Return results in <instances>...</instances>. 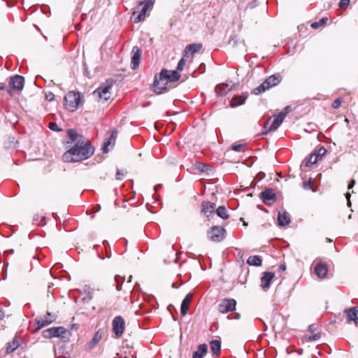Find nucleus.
I'll return each instance as SVG.
<instances>
[{
  "instance_id": "obj_1",
  "label": "nucleus",
  "mask_w": 358,
  "mask_h": 358,
  "mask_svg": "<svg viewBox=\"0 0 358 358\" xmlns=\"http://www.w3.org/2000/svg\"><path fill=\"white\" fill-rule=\"evenodd\" d=\"M94 153V149L88 141L76 143L62 156L64 162H76L88 159Z\"/></svg>"
},
{
  "instance_id": "obj_2",
  "label": "nucleus",
  "mask_w": 358,
  "mask_h": 358,
  "mask_svg": "<svg viewBox=\"0 0 358 358\" xmlns=\"http://www.w3.org/2000/svg\"><path fill=\"white\" fill-rule=\"evenodd\" d=\"M180 75L178 71H169L163 69L159 78L156 77L153 84V89L157 94H162L166 91V85L180 79Z\"/></svg>"
},
{
  "instance_id": "obj_3",
  "label": "nucleus",
  "mask_w": 358,
  "mask_h": 358,
  "mask_svg": "<svg viewBox=\"0 0 358 358\" xmlns=\"http://www.w3.org/2000/svg\"><path fill=\"white\" fill-rule=\"evenodd\" d=\"M152 0H145L140 1L138 5L135 7L131 19L134 23L140 22L145 20L147 11L152 6Z\"/></svg>"
},
{
  "instance_id": "obj_4",
  "label": "nucleus",
  "mask_w": 358,
  "mask_h": 358,
  "mask_svg": "<svg viewBox=\"0 0 358 358\" xmlns=\"http://www.w3.org/2000/svg\"><path fill=\"white\" fill-rule=\"evenodd\" d=\"M80 93L69 92L64 97V105L66 108L70 111H74L80 105Z\"/></svg>"
},
{
  "instance_id": "obj_5",
  "label": "nucleus",
  "mask_w": 358,
  "mask_h": 358,
  "mask_svg": "<svg viewBox=\"0 0 358 358\" xmlns=\"http://www.w3.org/2000/svg\"><path fill=\"white\" fill-rule=\"evenodd\" d=\"M291 111V107L289 106H286L284 108V109L278 113L277 115H275V119L273 120V122L271 123L269 129L263 132V135L267 134L271 131H275L282 123L284 119L285 118L286 115Z\"/></svg>"
},
{
  "instance_id": "obj_6",
  "label": "nucleus",
  "mask_w": 358,
  "mask_h": 358,
  "mask_svg": "<svg viewBox=\"0 0 358 358\" xmlns=\"http://www.w3.org/2000/svg\"><path fill=\"white\" fill-rule=\"evenodd\" d=\"M56 319L57 315L50 312H47V313L45 315L37 316L34 320L35 324L37 325L35 331L49 325L50 324L53 322Z\"/></svg>"
},
{
  "instance_id": "obj_7",
  "label": "nucleus",
  "mask_w": 358,
  "mask_h": 358,
  "mask_svg": "<svg viewBox=\"0 0 358 358\" xmlns=\"http://www.w3.org/2000/svg\"><path fill=\"white\" fill-rule=\"evenodd\" d=\"M66 330L64 327H51L47 329L42 332V335L45 338H51L53 337L65 338Z\"/></svg>"
},
{
  "instance_id": "obj_8",
  "label": "nucleus",
  "mask_w": 358,
  "mask_h": 358,
  "mask_svg": "<svg viewBox=\"0 0 358 358\" xmlns=\"http://www.w3.org/2000/svg\"><path fill=\"white\" fill-rule=\"evenodd\" d=\"M225 233L226 231L223 227L214 226L208 231V236L213 241L220 242L224 239Z\"/></svg>"
},
{
  "instance_id": "obj_9",
  "label": "nucleus",
  "mask_w": 358,
  "mask_h": 358,
  "mask_svg": "<svg viewBox=\"0 0 358 358\" xmlns=\"http://www.w3.org/2000/svg\"><path fill=\"white\" fill-rule=\"evenodd\" d=\"M236 301L233 299H223L218 305V310L221 313H227L235 310Z\"/></svg>"
},
{
  "instance_id": "obj_10",
  "label": "nucleus",
  "mask_w": 358,
  "mask_h": 358,
  "mask_svg": "<svg viewBox=\"0 0 358 358\" xmlns=\"http://www.w3.org/2000/svg\"><path fill=\"white\" fill-rule=\"evenodd\" d=\"M124 321L120 316H117L113 321V331L117 338H120L124 331Z\"/></svg>"
},
{
  "instance_id": "obj_11",
  "label": "nucleus",
  "mask_w": 358,
  "mask_h": 358,
  "mask_svg": "<svg viewBox=\"0 0 358 358\" xmlns=\"http://www.w3.org/2000/svg\"><path fill=\"white\" fill-rule=\"evenodd\" d=\"M110 88L111 85L109 84L101 86L94 92V95L102 99L103 101H107L110 98Z\"/></svg>"
},
{
  "instance_id": "obj_12",
  "label": "nucleus",
  "mask_w": 358,
  "mask_h": 358,
  "mask_svg": "<svg viewBox=\"0 0 358 358\" xmlns=\"http://www.w3.org/2000/svg\"><path fill=\"white\" fill-rule=\"evenodd\" d=\"M141 50L137 47L134 46L131 50V68L134 70L139 66L141 61Z\"/></svg>"
},
{
  "instance_id": "obj_13",
  "label": "nucleus",
  "mask_w": 358,
  "mask_h": 358,
  "mask_svg": "<svg viewBox=\"0 0 358 358\" xmlns=\"http://www.w3.org/2000/svg\"><path fill=\"white\" fill-rule=\"evenodd\" d=\"M215 204L210 201L202 203L201 212L210 220V217L215 215Z\"/></svg>"
},
{
  "instance_id": "obj_14",
  "label": "nucleus",
  "mask_w": 358,
  "mask_h": 358,
  "mask_svg": "<svg viewBox=\"0 0 358 358\" xmlns=\"http://www.w3.org/2000/svg\"><path fill=\"white\" fill-rule=\"evenodd\" d=\"M9 83L13 89L17 90H22L24 83V77L19 75H15L10 78Z\"/></svg>"
},
{
  "instance_id": "obj_15",
  "label": "nucleus",
  "mask_w": 358,
  "mask_h": 358,
  "mask_svg": "<svg viewBox=\"0 0 358 358\" xmlns=\"http://www.w3.org/2000/svg\"><path fill=\"white\" fill-rule=\"evenodd\" d=\"M275 275L272 272L266 271L263 273L261 278V287L265 289L270 287L271 282L274 278Z\"/></svg>"
},
{
  "instance_id": "obj_16",
  "label": "nucleus",
  "mask_w": 358,
  "mask_h": 358,
  "mask_svg": "<svg viewBox=\"0 0 358 358\" xmlns=\"http://www.w3.org/2000/svg\"><path fill=\"white\" fill-rule=\"evenodd\" d=\"M348 322H354L356 325L358 324V310L357 308H352L345 310Z\"/></svg>"
},
{
  "instance_id": "obj_17",
  "label": "nucleus",
  "mask_w": 358,
  "mask_h": 358,
  "mask_svg": "<svg viewBox=\"0 0 358 358\" xmlns=\"http://www.w3.org/2000/svg\"><path fill=\"white\" fill-rule=\"evenodd\" d=\"M117 136V131L113 130V131H112L110 136L104 140L103 147V152L106 153V152H108V146L115 145Z\"/></svg>"
},
{
  "instance_id": "obj_18",
  "label": "nucleus",
  "mask_w": 358,
  "mask_h": 358,
  "mask_svg": "<svg viewBox=\"0 0 358 358\" xmlns=\"http://www.w3.org/2000/svg\"><path fill=\"white\" fill-rule=\"evenodd\" d=\"M192 296H193L192 294L189 293L188 294H187V296L182 300L181 307H180V312H181V315L182 316H185L187 315L189 305L190 303V301L192 299Z\"/></svg>"
},
{
  "instance_id": "obj_19",
  "label": "nucleus",
  "mask_w": 358,
  "mask_h": 358,
  "mask_svg": "<svg viewBox=\"0 0 358 358\" xmlns=\"http://www.w3.org/2000/svg\"><path fill=\"white\" fill-rule=\"evenodd\" d=\"M202 48V45L200 43H192L186 46L185 49V56L187 57L189 55H193L199 52Z\"/></svg>"
},
{
  "instance_id": "obj_20",
  "label": "nucleus",
  "mask_w": 358,
  "mask_h": 358,
  "mask_svg": "<svg viewBox=\"0 0 358 358\" xmlns=\"http://www.w3.org/2000/svg\"><path fill=\"white\" fill-rule=\"evenodd\" d=\"M262 199L265 203H267L269 201L274 200L275 198V194L272 189H266L261 193Z\"/></svg>"
},
{
  "instance_id": "obj_21",
  "label": "nucleus",
  "mask_w": 358,
  "mask_h": 358,
  "mask_svg": "<svg viewBox=\"0 0 358 358\" xmlns=\"http://www.w3.org/2000/svg\"><path fill=\"white\" fill-rule=\"evenodd\" d=\"M278 224L280 226H285L289 224L290 222V216L289 213L285 211L279 212L278 217Z\"/></svg>"
},
{
  "instance_id": "obj_22",
  "label": "nucleus",
  "mask_w": 358,
  "mask_h": 358,
  "mask_svg": "<svg viewBox=\"0 0 358 358\" xmlns=\"http://www.w3.org/2000/svg\"><path fill=\"white\" fill-rule=\"evenodd\" d=\"M208 352V346L206 344H201L197 347L196 351L194 352L192 358H203Z\"/></svg>"
},
{
  "instance_id": "obj_23",
  "label": "nucleus",
  "mask_w": 358,
  "mask_h": 358,
  "mask_svg": "<svg viewBox=\"0 0 358 358\" xmlns=\"http://www.w3.org/2000/svg\"><path fill=\"white\" fill-rule=\"evenodd\" d=\"M68 134L71 143H79L80 142L85 141L83 136L79 135L76 131L73 129H69Z\"/></svg>"
},
{
  "instance_id": "obj_24",
  "label": "nucleus",
  "mask_w": 358,
  "mask_h": 358,
  "mask_svg": "<svg viewBox=\"0 0 358 358\" xmlns=\"http://www.w3.org/2000/svg\"><path fill=\"white\" fill-rule=\"evenodd\" d=\"M327 266L322 263L318 264L315 268V273L320 278H324L327 274Z\"/></svg>"
},
{
  "instance_id": "obj_25",
  "label": "nucleus",
  "mask_w": 358,
  "mask_h": 358,
  "mask_svg": "<svg viewBox=\"0 0 358 358\" xmlns=\"http://www.w3.org/2000/svg\"><path fill=\"white\" fill-rule=\"evenodd\" d=\"M247 99V96L244 94H242L241 96H236L232 98V99L230 101V106L231 107H237L242 104H243Z\"/></svg>"
},
{
  "instance_id": "obj_26",
  "label": "nucleus",
  "mask_w": 358,
  "mask_h": 358,
  "mask_svg": "<svg viewBox=\"0 0 358 358\" xmlns=\"http://www.w3.org/2000/svg\"><path fill=\"white\" fill-rule=\"evenodd\" d=\"M83 292L85 294V296L83 298V301L85 302H89L93 298L94 290L90 286L85 285L83 288Z\"/></svg>"
},
{
  "instance_id": "obj_27",
  "label": "nucleus",
  "mask_w": 358,
  "mask_h": 358,
  "mask_svg": "<svg viewBox=\"0 0 358 358\" xmlns=\"http://www.w3.org/2000/svg\"><path fill=\"white\" fill-rule=\"evenodd\" d=\"M262 259L258 255L250 256L247 260V263L250 266H259L262 265Z\"/></svg>"
},
{
  "instance_id": "obj_28",
  "label": "nucleus",
  "mask_w": 358,
  "mask_h": 358,
  "mask_svg": "<svg viewBox=\"0 0 358 358\" xmlns=\"http://www.w3.org/2000/svg\"><path fill=\"white\" fill-rule=\"evenodd\" d=\"M210 350L214 355H218L220 353L221 343L220 341L213 340L210 342Z\"/></svg>"
},
{
  "instance_id": "obj_29",
  "label": "nucleus",
  "mask_w": 358,
  "mask_h": 358,
  "mask_svg": "<svg viewBox=\"0 0 358 358\" xmlns=\"http://www.w3.org/2000/svg\"><path fill=\"white\" fill-rule=\"evenodd\" d=\"M102 336L103 331L101 329L98 330L89 343L90 348H92L101 339Z\"/></svg>"
},
{
  "instance_id": "obj_30",
  "label": "nucleus",
  "mask_w": 358,
  "mask_h": 358,
  "mask_svg": "<svg viewBox=\"0 0 358 358\" xmlns=\"http://www.w3.org/2000/svg\"><path fill=\"white\" fill-rule=\"evenodd\" d=\"M215 213L217 216L221 217L222 219L227 220L229 217V215L227 213V210L226 208L223 206H219Z\"/></svg>"
},
{
  "instance_id": "obj_31",
  "label": "nucleus",
  "mask_w": 358,
  "mask_h": 358,
  "mask_svg": "<svg viewBox=\"0 0 358 358\" xmlns=\"http://www.w3.org/2000/svg\"><path fill=\"white\" fill-rule=\"evenodd\" d=\"M195 168L201 173H206L209 174V171H211V167L209 165L198 163L195 164Z\"/></svg>"
},
{
  "instance_id": "obj_32",
  "label": "nucleus",
  "mask_w": 358,
  "mask_h": 358,
  "mask_svg": "<svg viewBox=\"0 0 358 358\" xmlns=\"http://www.w3.org/2000/svg\"><path fill=\"white\" fill-rule=\"evenodd\" d=\"M268 89H269V87L268 85L267 82L265 80L259 87L254 89L253 92H254V94L257 95L262 92H264L265 91H266Z\"/></svg>"
},
{
  "instance_id": "obj_33",
  "label": "nucleus",
  "mask_w": 358,
  "mask_h": 358,
  "mask_svg": "<svg viewBox=\"0 0 358 358\" xmlns=\"http://www.w3.org/2000/svg\"><path fill=\"white\" fill-rule=\"evenodd\" d=\"M317 161L319 160L317 159V157H315V155L313 153H312L311 155H309L308 158H307L303 162V164L306 166H310L315 164Z\"/></svg>"
},
{
  "instance_id": "obj_34",
  "label": "nucleus",
  "mask_w": 358,
  "mask_h": 358,
  "mask_svg": "<svg viewBox=\"0 0 358 358\" xmlns=\"http://www.w3.org/2000/svg\"><path fill=\"white\" fill-rule=\"evenodd\" d=\"M18 347V342L15 340L8 343L6 347V353L9 354L15 350Z\"/></svg>"
},
{
  "instance_id": "obj_35",
  "label": "nucleus",
  "mask_w": 358,
  "mask_h": 358,
  "mask_svg": "<svg viewBox=\"0 0 358 358\" xmlns=\"http://www.w3.org/2000/svg\"><path fill=\"white\" fill-rule=\"evenodd\" d=\"M327 150L324 147H320L313 152L318 160H320L322 157L326 154Z\"/></svg>"
},
{
  "instance_id": "obj_36",
  "label": "nucleus",
  "mask_w": 358,
  "mask_h": 358,
  "mask_svg": "<svg viewBox=\"0 0 358 358\" xmlns=\"http://www.w3.org/2000/svg\"><path fill=\"white\" fill-rule=\"evenodd\" d=\"M327 17H322L318 22H315L311 24V27L313 29H317L320 27L324 25L327 22Z\"/></svg>"
},
{
  "instance_id": "obj_37",
  "label": "nucleus",
  "mask_w": 358,
  "mask_h": 358,
  "mask_svg": "<svg viewBox=\"0 0 358 358\" xmlns=\"http://www.w3.org/2000/svg\"><path fill=\"white\" fill-rule=\"evenodd\" d=\"M267 80L271 83L273 86H275L280 83V78L275 76H271L267 78Z\"/></svg>"
},
{
  "instance_id": "obj_38",
  "label": "nucleus",
  "mask_w": 358,
  "mask_h": 358,
  "mask_svg": "<svg viewBox=\"0 0 358 358\" xmlns=\"http://www.w3.org/2000/svg\"><path fill=\"white\" fill-rule=\"evenodd\" d=\"M126 173L127 172L124 170H123V169L122 170H117V173H116V176H115L116 179L117 180H122L124 177Z\"/></svg>"
},
{
  "instance_id": "obj_39",
  "label": "nucleus",
  "mask_w": 358,
  "mask_h": 358,
  "mask_svg": "<svg viewBox=\"0 0 358 358\" xmlns=\"http://www.w3.org/2000/svg\"><path fill=\"white\" fill-rule=\"evenodd\" d=\"M320 338H321V334L317 333V334H313V335L308 336L307 340L308 341H315L319 340Z\"/></svg>"
},
{
  "instance_id": "obj_40",
  "label": "nucleus",
  "mask_w": 358,
  "mask_h": 358,
  "mask_svg": "<svg viewBox=\"0 0 358 358\" xmlns=\"http://www.w3.org/2000/svg\"><path fill=\"white\" fill-rule=\"evenodd\" d=\"M185 64V61L183 58L180 59L179 61L178 66H177V70L178 71H181L183 70L184 66Z\"/></svg>"
},
{
  "instance_id": "obj_41",
  "label": "nucleus",
  "mask_w": 358,
  "mask_h": 358,
  "mask_svg": "<svg viewBox=\"0 0 358 358\" xmlns=\"http://www.w3.org/2000/svg\"><path fill=\"white\" fill-rule=\"evenodd\" d=\"M49 128L52 130V131H61L60 129H59L57 124L55 123V122H50L49 123Z\"/></svg>"
},
{
  "instance_id": "obj_42",
  "label": "nucleus",
  "mask_w": 358,
  "mask_h": 358,
  "mask_svg": "<svg viewBox=\"0 0 358 358\" xmlns=\"http://www.w3.org/2000/svg\"><path fill=\"white\" fill-rule=\"evenodd\" d=\"M341 102H342V99L341 98H338L336 99L332 103V107L334 108H338V107H340L341 104Z\"/></svg>"
},
{
  "instance_id": "obj_43",
  "label": "nucleus",
  "mask_w": 358,
  "mask_h": 358,
  "mask_svg": "<svg viewBox=\"0 0 358 358\" xmlns=\"http://www.w3.org/2000/svg\"><path fill=\"white\" fill-rule=\"evenodd\" d=\"M350 3V0H341L339 2L340 8H346Z\"/></svg>"
},
{
  "instance_id": "obj_44",
  "label": "nucleus",
  "mask_w": 358,
  "mask_h": 358,
  "mask_svg": "<svg viewBox=\"0 0 358 358\" xmlns=\"http://www.w3.org/2000/svg\"><path fill=\"white\" fill-rule=\"evenodd\" d=\"M303 187L305 189H312V190L313 192H315V190L314 189L312 188V186H311V183H310V181H308V182H304L303 183Z\"/></svg>"
},
{
  "instance_id": "obj_45",
  "label": "nucleus",
  "mask_w": 358,
  "mask_h": 358,
  "mask_svg": "<svg viewBox=\"0 0 358 358\" xmlns=\"http://www.w3.org/2000/svg\"><path fill=\"white\" fill-rule=\"evenodd\" d=\"M243 144L234 145L232 146V150L236 152H241L243 149Z\"/></svg>"
},
{
  "instance_id": "obj_46",
  "label": "nucleus",
  "mask_w": 358,
  "mask_h": 358,
  "mask_svg": "<svg viewBox=\"0 0 358 358\" xmlns=\"http://www.w3.org/2000/svg\"><path fill=\"white\" fill-rule=\"evenodd\" d=\"M54 97H55V95L52 92H49L48 94H46V96H45L46 99L48 101H52L54 99Z\"/></svg>"
},
{
  "instance_id": "obj_47",
  "label": "nucleus",
  "mask_w": 358,
  "mask_h": 358,
  "mask_svg": "<svg viewBox=\"0 0 358 358\" xmlns=\"http://www.w3.org/2000/svg\"><path fill=\"white\" fill-rule=\"evenodd\" d=\"M219 87L221 88V89H223V90L224 91V92H222V94H225V93H227V91L231 90V88L225 90V88L228 87V85L223 84L222 85L219 86Z\"/></svg>"
},
{
  "instance_id": "obj_48",
  "label": "nucleus",
  "mask_w": 358,
  "mask_h": 358,
  "mask_svg": "<svg viewBox=\"0 0 358 358\" xmlns=\"http://www.w3.org/2000/svg\"><path fill=\"white\" fill-rule=\"evenodd\" d=\"M316 330V327L314 325H310L308 327V331L311 333L314 332Z\"/></svg>"
},
{
  "instance_id": "obj_49",
  "label": "nucleus",
  "mask_w": 358,
  "mask_h": 358,
  "mask_svg": "<svg viewBox=\"0 0 358 358\" xmlns=\"http://www.w3.org/2000/svg\"><path fill=\"white\" fill-rule=\"evenodd\" d=\"M355 184V180H352L348 185V189L352 188L354 187Z\"/></svg>"
},
{
  "instance_id": "obj_50",
  "label": "nucleus",
  "mask_w": 358,
  "mask_h": 358,
  "mask_svg": "<svg viewBox=\"0 0 358 358\" xmlns=\"http://www.w3.org/2000/svg\"><path fill=\"white\" fill-rule=\"evenodd\" d=\"M4 317V312L2 308H0V320H2Z\"/></svg>"
},
{
  "instance_id": "obj_51",
  "label": "nucleus",
  "mask_w": 358,
  "mask_h": 358,
  "mask_svg": "<svg viewBox=\"0 0 358 358\" xmlns=\"http://www.w3.org/2000/svg\"><path fill=\"white\" fill-rule=\"evenodd\" d=\"M280 271H284L286 269V266L285 264H281L279 267Z\"/></svg>"
},
{
  "instance_id": "obj_52",
  "label": "nucleus",
  "mask_w": 358,
  "mask_h": 358,
  "mask_svg": "<svg viewBox=\"0 0 358 358\" xmlns=\"http://www.w3.org/2000/svg\"><path fill=\"white\" fill-rule=\"evenodd\" d=\"M345 196H346V198L348 200V206H350L351 205V203L350 201V193L345 194Z\"/></svg>"
},
{
  "instance_id": "obj_53",
  "label": "nucleus",
  "mask_w": 358,
  "mask_h": 358,
  "mask_svg": "<svg viewBox=\"0 0 358 358\" xmlns=\"http://www.w3.org/2000/svg\"><path fill=\"white\" fill-rule=\"evenodd\" d=\"M266 81L267 82L269 88L271 87H273V85L271 84V83L269 82L267 79H266Z\"/></svg>"
},
{
  "instance_id": "obj_54",
  "label": "nucleus",
  "mask_w": 358,
  "mask_h": 358,
  "mask_svg": "<svg viewBox=\"0 0 358 358\" xmlns=\"http://www.w3.org/2000/svg\"><path fill=\"white\" fill-rule=\"evenodd\" d=\"M116 289L117 290H120L122 289V284L117 285Z\"/></svg>"
},
{
  "instance_id": "obj_55",
  "label": "nucleus",
  "mask_w": 358,
  "mask_h": 358,
  "mask_svg": "<svg viewBox=\"0 0 358 358\" xmlns=\"http://www.w3.org/2000/svg\"><path fill=\"white\" fill-rule=\"evenodd\" d=\"M6 252V253L9 252V253L13 254L14 253V250L13 249H11V250H7Z\"/></svg>"
},
{
  "instance_id": "obj_56",
  "label": "nucleus",
  "mask_w": 358,
  "mask_h": 358,
  "mask_svg": "<svg viewBox=\"0 0 358 358\" xmlns=\"http://www.w3.org/2000/svg\"><path fill=\"white\" fill-rule=\"evenodd\" d=\"M159 187H160V185H156V186L155 187V191H157V189H158Z\"/></svg>"
},
{
  "instance_id": "obj_57",
  "label": "nucleus",
  "mask_w": 358,
  "mask_h": 358,
  "mask_svg": "<svg viewBox=\"0 0 358 358\" xmlns=\"http://www.w3.org/2000/svg\"><path fill=\"white\" fill-rule=\"evenodd\" d=\"M131 279H132V276H131V275H130V276L129 277V280H128V281H129V282H131Z\"/></svg>"
},
{
  "instance_id": "obj_58",
  "label": "nucleus",
  "mask_w": 358,
  "mask_h": 358,
  "mask_svg": "<svg viewBox=\"0 0 358 358\" xmlns=\"http://www.w3.org/2000/svg\"><path fill=\"white\" fill-rule=\"evenodd\" d=\"M115 280H116L117 282H118V277H117V276H116V277L115 278Z\"/></svg>"
},
{
  "instance_id": "obj_59",
  "label": "nucleus",
  "mask_w": 358,
  "mask_h": 358,
  "mask_svg": "<svg viewBox=\"0 0 358 358\" xmlns=\"http://www.w3.org/2000/svg\"><path fill=\"white\" fill-rule=\"evenodd\" d=\"M3 86H0V90H3Z\"/></svg>"
},
{
  "instance_id": "obj_60",
  "label": "nucleus",
  "mask_w": 358,
  "mask_h": 358,
  "mask_svg": "<svg viewBox=\"0 0 358 358\" xmlns=\"http://www.w3.org/2000/svg\"><path fill=\"white\" fill-rule=\"evenodd\" d=\"M238 318H239V315L235 317V319H238Z\"/></svg>"
}]
</instances>
